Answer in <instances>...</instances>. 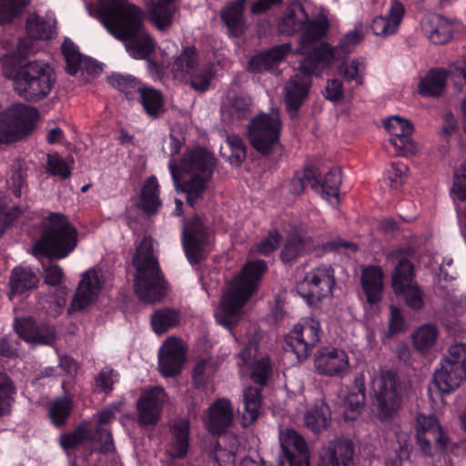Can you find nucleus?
Returning <instances> with one entry per match:
<instances>
[{"label": "nucleus", "mask_w": 466, "mask_h": 466, "mask_svg": "<svg viewBox=\"0 0 466 466\" xmlns=\"http://www.w3.org/2000/svg\"><path fill=\"white\" fill-rule=\"evenodd\" d=\"M181 147L182 142L170 136L168 169L177 190L181 189L187 195V202L194 205L208 189L216 159L201 147L188 150L178 157Z\"/></svg>", "instance_id": "f257e3e1"}, {"label": "nucleus", "mask_w": 466, "mask_h": 466, "mask_svg": "<svg viewBox=\"0 0 466 466\" xmlns=\"http://www.w3.org/2000/svg\"><path fill=\"white\" fill-rule=\"evenodd\" d=\"M112 12L104 15L101 23L107 32L116 39L125 41L129 56L144 59L155 47V43L143 29L144 12L133 3H120Z\"/></svg>", "instance_id": "f03ea898"}, {"label": "nucleus", "mask_w": 466, "mask_h": 466, "mask_svg": "<svg viewBox=\"0 0 466 466\" xmlns=\"http://www.w3.org/2000/svg\"><path fill=\"white\" fill-rule=\"evenodd\" d=\"M3 73L13 81L15 92L22 98L37 102L46 97L56 80L53 67L46 62L35 60L17 67V59L6 55L2 59Z\"/></svg>", "instance_id": "7ed1b4c3"}, {"label": "nucleus", "mask_w": 466, "mask_h": 466, "mask_svg": "<svg viewBox=\"0 0 466 466\" xmlns=\"http://www.w3.org/2000/svg\"><path fill=\"white\" fill-rule=\"evenodd\" d=\"M266 269L263 260L248 262L241 272L228 284L220 305L215 312L218 324L230 329L239 321L244 305L257 290Z\"/></svg>", "instance_id": "20e7f679"}, {"label": "nucleus", "mask_w": 466, "mask_h": 466, "mask_svg": "<svg viewBox=\"0 0 466 466\" xmlns=\"http://www.w3.org/2000/svg\"><path fill=\"white\" fill-rule=\"evenodd\" d=\"M136 268L134 288L139 299L152 303L165 295L166 284L161 278L158 263L153 253V240L145 237L137 246L133 258Z\"/></svg>", "instance_id": "39448f33"}, {"label": "nucleus", "mask_w": 466, "mask_h": 466, "mask_svg": "<svg viewBox=\"0 0 466 466\" xmlns=\"http://www.w3.org/2000/svg\"><path fill=\"white\" fill-rule=\"evenodd\" d=\"M77 241V230L67 218L52 213L43 222L42 237L35 244L34 250L36 254L60 259L76 248Z\"/></svg>", "instance_id": "423d86ee"}, {"label": "nucleus", "mask_w": 466, "mask_h": 466, "mask_svg": "<svg viewBox=\"0 0 466 466\" xmlns=\"http://www.w3.org/2000/svg\"><path fill=\"white\" fill-rule=\"evenodd\" d=\"M278 26L281 34L292 35L298 31L302 32L297 51L305 57L313 48L310 46L311 44L326 35L329 23L323 15L309 19L305 6L301 4H294L287 8Z\"/></svg>", "instance_id": "0eeeda50"}, {"label": "nucleus", "mask_w": 466, "mask_h": 466, "mask_svg": "<svg viewBox=\"0 0 466 466\" xmlns=\"http://www.w3.org/2000/svg\"><path fill=\"white\" fill-rule=\"evenodd\" d=\"M363 38L361 26H356L344 35L336 46L328 43L313 46L311 52L300 61V68L308 74L322 76L335 62L350 54Z\"/></svg>", "instance_id": "6e6552de"}, {"label": "nucleus", "mask_w": 466, "mask_h": 466, "mask_svg": "<svg viewBox=\"0 0 466 466\" xmlns=\"http://www.w3.org/2000/svg\"><path fill=\"white\" fill-rule=\"evenodd\" d=\"M371 390L378 419L382 421L393 419L401 405V385L396 373L388 370L374 371Z\"/></svg>", "instance_id": "1a4fd4ad"}, {"label": "nucleus", "mask_w": 466, "mask_h": 466, "mask_svg": "<svg viewBox=\"0 0 466 466\" xmlns=\"http://www.w3.org/2000/svg\"><path fill=\"white\" fill-rule=\"evenodd\" d=\"M388 261L395 265L391 286L398 296H402L406 305L419 310L424 305L423 293L412 279L413 268L406 253L397 250L388 256Z\"/></svg>", "instance_id": "9d476101"}, {"label": "nucleus", "mask_w": 466, "mask_h": 466, "mask_svg": "<svg viewBox=\"0 0 466 466\" xmlns=\"http://www.w3.org/2000/svg\"><path fill=\"white\" fill-rule=\"evenodd\" d=\"M336 286L335 272L329 265H319L307 271L296 285V291L309 306L329 299Z\"/></svg>", "instance_id": "9b49d317"}, {"label": "nucleus", "mask_w": 466, "mask_h": 466, "mask_svg": "<svg viewBox=\"0 0 466 466\" xmlns=\"http://www.w3.org/2000/svg\"><path fill=\"white\" fill-rule=\"evenodd\" d=\"M281 120L278 110L255 116L248 127L251 146L259 153L268 155L279 147Z\"/></svg>", "instance_id": "f8f14e48"}, {"label": "nucleus", "mask_w": 466, "mask_h": 466, "mask_svg": "<svg viewBox=\"0 0 466 466\" xmlns=\"http://www.w3.org/2000/svg\"><path fill=\"white\" fill-rule=\"evenodd\" d=\"M260 338V333L255 328L240 338L244 348L238 355L237 365L242 375L248 373L256 383L264 385L270 373V361L258 350Z\"/></svg>", "instance_id": "ddd939ff"}, {"label": "nucleus", "mask_w": 466, "mask_h": 466, "mask_svg": "<svg viewBox=\"0 0 466 466\" xmlns=\"http://www.w3.org/2000/svg\"><path fill=\"white\" fill-rule=\"evenodd\" d=\"M322 329L319 319L306 317L293 327L285 339L288 347L296 354L299 360H306L312 349L319 342Z\"/></svg>", "instance_id": "4468645a"}, {"label": "nucleus", "mask_w": 466, "mask_h": 466, "mask_svg": "<svg viewBox=\"0 0 466 466\" xmlns=\"http://www.w3.org/2000/svg\"><path fill=\"white\" fill-rule=\"evenodd\" d=\"M60 443L65 450L80 445H90L92 449H99L102 452H110L114 449L111 433L106 429H98L92 422L82 423L73 433L63 436Z\"/></svg>", "instance_id": "2eb2a0df"}, {"label": "nucleus", "mask_w": 466, "mask_h": 466, "mask_svg": "<svg viewBox=\"0 0 466 466\" xmlns=\"http://www.w3.org/2000/svg\"><path fill=\"white\" fill-rule=\"evenodd\" d=\"M415 428L417 442L425 455L431 456L437 450L446 447L447 434L434 416L419 414Z\"/></svg>", "instance_id": "dca6fc26"}, {"label": "nucleus", "mask_w": 466, "mask_h": 466, "mask_svg": "<svg viewBox=\"0 0 466 466\" xmlns=\"http://www.w3.org/2000/svg\"><path fill=\"white\" fill-rule=\"evenodd\" d=\"M187 344L175 336L165 339L158 351V369L164 377L178 374L186 361Z\"/></svg>", "instance_id": "f3484780"}, {"label": "nucleus", "mask_w": 466, "mask_h": 466, "mask_svg": "<svg viewBox=\"0 0 466 466\" xmlns=\"http://www.w3.org/2000/svg\"><path fill=\"white\" fill-rule=\"evenodd\" d=\"M383 126L390 136L389 142L397 155L407 157L417 152V146L411 138L413 127L408 119L391 116L383 120Z\"/></svg>", "instance_id": "a211bd4d"}, {"label": "nucleus", "mask_w": 466, "mask_h": 466, "mask_svg": "<svg viewBox=\"0 0 466 466\" xmlns=\"http://www.w3.org/2000/svg\"><path fill=\"white\" fill-rule=\"evenodd\" d=\"M104 278L100 271L89 269L83 273L68 312L80 311L96 301L103 289Z\"/></svg>", "instance_id": "6ab92c4d"}, {"label": "nucleus", "mask_w": 466, "mask_h": 466, "mask_svg": "<svg viewBox=\"0 0 466 466\" xmlns=\"http://www.w3.org/2000/svg\"><path fill=\"white\" fill-rule=\"evenodd\" d=\"M182 239L190 263L198 262L205 256L210 243V237L199 218H195L184 227Z\"/></svg>", "instance_id": "aec40b11"}, {"label": "nucleus", "mask_w": 466, "mask_h": 466, "mask_svg": "<svg viewBox=\"0 0 466 466\" xmlns=\"http://www.w3.org/2000/svg\"><path fill=\"white\" fill-rule=\"evenodd\" d=\"M314 368L321 375L342 377L350 370V358L341 349L325 347L316 352Z\"/></svg>", "instance_id": "412c9836"}, {"label": "nucleus", "mask_w": 466, "mask_h": 466, "mask_svg": "<svg viewBox=\"0 0 466 466\" xmlns=\"http://www.w3.org/2000/svg\"><path fill=\"white\" fill-rule=\"evenodd\" d=\"M281 454L289 466H310L305 440L292 429H282L279 434Z\"/></svg>", "instance_id": "4be33fe9"}, {"label": "nucleus", "mask_w": 466, "mask_h": 466, "mask_svg": "<svg viewBox=\"0 0 466 466\" xmlns=\"http://www.w3.org/2000/svg\"><path fill=\"white\" fill-rule=\"evenodd\" d=\"M166 400V393L161 387L144 390L137 405L139 423L143 425L157 423Z\"/></svg>", "instance_id": "5701e85b"}, {"label": "nucleus", "mask_w": 466, "mask_h": 466, "mask_svg": "<svg viewBox=\"0 0 466 466\" xmlns=\"http://www.w3.org/2000/svg\"><path fill=\"white\" fill-rule=\"evenodd\" d=\"M404 15L403 4L399 0H390L387 12L372 18L370 30L376 36L388 38L398 33Z\"/></svg>", "instance_id": "b1692460"}, {"label": "nucleus", "mask_w": 466, "mask_h": 466, "mask_svg": "<svg viewBox=\"0 0 466 466\" xmlns=\"http://www.w3.org/2000/svg\"><path fill=\"white\" fill-rule=\"evenodd\" d=\"M28 36L17 44L16 52L19 56H25L36 52L34 39H48L55 34V21L51 18L45 20L37 15H31L27 21Z\"/></svg>", "instance_id": "393cba45"}, {"label": "nucleus", "mask_w": 466, "mask_h": 466, "mask_svg": "<svg viewBox=\"0 0 466 466\" xmlns=\"http://www.w3.org/2000/svg\"><path fill=\"white\" fill-rule=\"evenodd\" d=\"M299 72L303 75H294L287 82L284 89V98L287 105V110L291 117L296 116L297 111L305 101L309 89L311 86L310 76L316 74H308L301 70L299 66Z\"/></svg>", "instance_id": "a878e982"}, {"label": "nucleus", "mask_w": 466, "mask_h": 466, "mask_svg": "<svg viewBox=\"0 0 466 466\" xmlns=\"http://www.w3.org/2000/svg\"><path fill=\"white\" fill-rule=\"evenodd\" d=\"M353 454V442L349 439L339 438L323 447L318 466H349Z\"/></svg>", "instance_id": "bb28decb"}, {"label": "nucleus", "mask_w": 466, "mask_h": 466, "mask_svg": "<svg viewBox=\"0 0 466 466\" xmlns=\"http://www.w3.org/2000/svg\"><path fill=\"white\" fill-rule=\"evenodd\" d=\"M233 418L234 410L230 401L219 399L208 410L205 424L212 433H221L231 425Z\"/></svg>", "instance_id": "cd10ccee"}, {"label": "nucleus", "mask_w": 466, "mask_h": 466, "mask_svg": "<svg viewBox=\"0 0 466 466\" xmlns=\"http://www.w3.org/2000/svg\"><path fill=\"white\" fill-rule=\"evenodd\" d=\"M384 274L380 267L368 266L361 269L360 284L370 306H377L382 298Z\"/></svg>", "instance_id": "c85d7f7f"}, {"label": "nucleus", "mask_w": 466, "mask_h": 466, "mask_svg": "<svg viewBox=\"0 0 466 466\" xmlns=\"http://www.w3.org/2000/svg\"><path fill=\"white\" fill-rule=\"evenodd\" d=\"M188 432L189 423L186 420H176L171 424L170 436L166 448L167 455L171 460L186 457L189 447Z\"/></svg>", "instance_id": "c756f323"}, {"label": "nucleus", "mask_w": 466, "mask_h": 466, "mask_svg": "<svg viewBox=\"0 0 466 466\" xmlns=\"http://www.w3.org/2000/svg\"><path fill=\"white\" fill-rule=\"evenodd\" d=\"M15 328L21 339L34 345L51 344L56 339L54 329L49 326L36 327L30 318L16 319Z\"/></svg>", "instance_id": "7c9ffc66"}, {"label": "nucleus", "mask_w": 466, "mask_h": 466, "mask_svg": "<svg viewBox=\"0 0 466 466\" xmlns=\"http://www.w3.org/2000/svg\"><path fill=\"white\" fill-rule=\"evenodd\" d=\"M320 172L317 168L316 179L313 180L312 188L319 193L331 207L336 208L339 203V188L341 183V172L339 168L330 169L323 179L319 178Z\"/></svg>", "instance_id": "2f4dec72"}, {"label": "nucleus", "mask_w": 466, "mask_h": 466, "mask_svg": "<svg viewBox=\"0 0 466 466\" xmlns=\"http://www.w3.org/2000/svg\"><path fill=\"white\" fill-rule=\"evenodd\" d=\"M62 53L66 62V70L70 75H76L78 71L93 75L101 70L96 61L83 57L77 47L69 39H65L62 45Z\"/></svg>", "instance_id": "473e14b6"}, {"label": "nucleus", "mask_w": 466, "mask_h": 466, "mask_svg": "<svg viewBox=\"0 0 466 466\" xmlns=\"http://www.w3.org/2000/svg\"><path fill=\"white\" fill-rule=\"evenodd\" d=\"M451 195L456 205L461 233L466 239V160L454 174Z\"/></svg>", "instance_id": "72a5a7b5"}, {"label": "nucleus", "mask_w": 466, "mask_h": 466, "mask_svg": "<svg viewBox=\"0 0 466 466\" xmlns=\"http://www.w3.org/2000/svg\"><path fill=\"white\" fill-rule=\"evenodd\" d=\"M421 28L433 44H445L451 38L453 25L443 16L433 14L423 18Z\"/></svg>", "instance_id": "f704fd0d"}, {"label": "nucleus", "mask_w": 466, "mask_h": 466, "mask_svg": "<svg viewBox=\"0 0 466 466\" xmlns=\"http://www.w3.org/2000/svg\"><path fill=\"white\" fill-rule=\"evenodd\" d=\"M291 46L283 44L271 48L270 50L254 56L249 63L248 69L251 72H261L273 68L279 65L290 53Z\"/></svg>", "instance_id": "c9c22d12"}, {"label": "nucleus", "mask_w": 466, "mask_h": 466, "mask_svg": "<svg viewBox=\"0 0 466 466\" xmlns=\"http://www.w3.org/2000/svg\"><path fill=\"white\" fill-rule=\"evenodd\" d=\"M303 419L308 429L313 432H319L328 427L331 414L326 402L318 400L307 408Z\"/></svg>", "instance_id": "e433bc0d"}, {"label": "nucleus", "mask_w": 466, "mask_h": 466, "mask_svg": "<svg viewBox=\"0 0 466 466\" xmlns=\"http://www.w3.org/2000/svg\"><path fill=\"white\" fill-rule=\"evenodd\" d=\"M244 5L245 0H235L221 10V18L232 36H238L245 30Z\"/></svg>", "instance_id": "4c0bfd02"}, {"label": "nucleus", "mask_w": 466, "mask_h": 466, "mask_svg": "<svg viewBox=\"0 0 466 466\" xmlns=\"http://www.w3.org/2000/svg\"><path fill=\"white\" fill-rule=\"evenodd\" d=\"M444 360L441 362L440 368L436 370L433 375V386L441 393H449L457 389L461 383L466 380V371L463 368L457 367L452 363V370H447L439 378V374L443 371Z\"/></svg>", "instance_id": "58836bf2"}, {"label": "nucleus", "mask_w": 466, "mask_h": 466, "mask_svg": "<svg viewBox=\"0 0 466 466\" xmlns=\"http://www.w3.org/2000/svg\"><path fill=\"white\" fill-rule=\"evenodd\" d=\"M199 65V56L193 46L186 47L171 65V71L175 78L186 80L187 76Z\"/></svg>", "instance_id": "ea45409f"}, {"label": "nucleus", "mask_w": 466, "mask_h": 466, "mask_svg": "<svg viewBox=\"0 0 466 466\" xmlns=\"http://www.w3.org/2000/svg\"><path fill=\"white\" fill-rule=\"evenodd\" d=\"M313 248L314 244L311 238L300 234H292L284 246L281 252V259L285 263L293 262L299 257L309 252Z\"/></svg>", "instance_id": "a19ab883"}, {"label": "nucleus", "mask_w": 466, "mask_h": 466, "mask_svg": "<svg viewBox=\"0 0 466 466\" xmlns=\"http://www.w3.org/2000/svg\"><path fill=\"white\" fill-rule=\"evenodd\" d=\"M261 410L260 391L257 388L248 387L243 391V410L241 422L244 427L251 425L259 416Z\"/></svg>", "instance_id": "79ce46f5"}, {"label": "nucleus", "mask_w": 466, "mask_h": 466, "mask_svg": "<svg viewBox=\"0 0 466 466\" xmlns=\"http://www.w3.org/2000/svg\"><path fill=\"white\" fill-rule=\"evenodd\" d=\"M251 99L245 95L228 97L222 106L221 113L225 119L246 118L250 114Z\"/></svg>", "instance_id": "37998d69"}, {"label": "nucleus", "mask_w": 466, "mask_h": 466, "mask_svg": "<svg viewBox=\"0 0 466 466\" xmlns=\"http://www.w3.org/2000/svg\"><path fill=\"white\" fill-rule=\"evenodd\" d=\"M448 74L445 70H431L420 79L418 89L423 96H439L447 82Z\"/></svg>", "instance_id": "c03bdc74"}, {"label": "nucleus", "mask_w": 466, "mask_h": 466, "mask_svg": "<svg viewBox=\"0 0 466 466\" xmlns=\"http://www.w3.org/2000/svg\"><path fill=\"white\" fill-rule=\"evenodd\" d=\"M366 69V59L359 56L342 63L338 71L345 81L355 82L356 85L362 86L365 82Z\"/></svg>", "instance_id": "a18cd8bd"}, {"label": "nucleus", "mask_w": 466, "mask_h": 466, "mask_svg": "<svg viewBox=\"0 0 466 466\" xmlns=\"http://www.w3.org/2000/svg\"><path fill=\"white\" fill-rule=\"evenodd\" d=\"M37 282L38 279L32 268L17 267L13 270V274L10 279V296L23 293L25 290L35 287Z\"/></svg>", "instance_id": "49530a36"}, {"label": "nucleus", "mask_w": 466, "mask_h": 466, "mask_svg": "<svg viewBox=\"0 0 466 466\" xmlns=\"http://www.w3.org/2000/svg\"><path fill=\"white\" fill-rule=\"evenodd\" d=\"M181 321V314L174 309H161L156 311L151 317V325L153 330L157 334H162L177 326Z\"/></svg>", "instance_id": "de8ad7c7"}, {"label": "nucleus", "mask_w": 466, "mask_h": 466, "mask_svg": "<svg viewBox=\"0 0 466 466\" xmlns=\"http://www.w3.org/2000/svg\"><path fill=\"white\" fill-rule=\"evenodd\" d=\"M175 0H156L152 9L151 21L159 30L167 29L173 21L176 8L171 5Z\"/></svg>", "instance_id": "09e8293b"}, {"label": "nucleus", "mask_w": 466, "mask_h": 466, "mask_svg": "<svg viewBox=\"0 0 466 466\" xmlns=\"http://www.w3.org/2000/svg\"><path fill=\"white\" fill-rule=\"evenodd\" d=\"M438 330L435 326L425 324L419 327L412 334V343L421 353L429 352L436 344Z\"/></svg>", "instance_id": "8fccbe9b"}, {"label": "nucleus", "mask_w": 466, "mask_h": 466, "mask_svg": "<svg viewBox=\"0 0 466 466\" xmlns=\"http://www.w3.org/2000/svg\"><path fill=\"white\" fill-rule=\"evenodd\" d=\"M160 205L157 179L152 176L146 180L141 190L140 206L146 212L154 213Z\"/></svg>", "instance_id": "3c124183"}, {"label": "nucleus", "mask_w": 466, "mask_h": 466, "mask_svg": "<svg viewBox=\"0 0 466 466\" xmlns=\"http://www.w3.org/2000/svg\"><path fill=\"white\" fill-rule=\"evenodd\" d=\"M139 98L145 112L149 116L157 117L164 111L163 96L156 89L143 87Z\"/></svg>", "instance_id": "603ef678"}, {"label": "nucleus", "mask_w": 466, "mask_h": 466, "mask_svg": "<svg viewBox=\"0 0 466 466\" xmlns=\"http://www.w3.org/2000/svg\"><path fill=\"white\" fill-rule=\"evenodd\" d=\"M213 76L214 70L212 65H199L187 76L185 81H188L190 86L194 90L198 92H204L209 87Z\"/></svg>", "instance_id": "864d4df0"}, {"label": "nucleus", "mask_w": 466, "mask_h": 466, "mask_svg": "<svg viewBox=\"0 0 466 466\" xmlns=\"http://www.w3.org/2000/svg\"><path fill=\"white\" fill-rule=\"evenodd\" d=\"M365 403V393L361 388L351 390L344 400V418L353 420L359 417Z\"/></svg>", "instance_id": "5fc2aeb1"}, {"label": "nucleus", "mask_w": 466, "mask_h": 466, "mask_svg": "<svg viewBox=\"0 0 466 466\" xmlns=\"http://www.w3.org/2000/svg\"><path fill=\"white\" fill-rule=\"evenodd\" d=\"M108 83L111 86L124 93L128 100L133 99L143 89L142 86L130 76L113 74L108 77Z\"/></svg>", "instance_id": "6e6d98bb"}, {"label": "nucleus", "mask_w": 466, "mask_h": 466, "mask_svg": "<svg viewBox=\"0 0 466 466\" xmlns=\"http://www.w3.org/2000/svg\"><path fill=\"white\" fill-rule=\"evenodd\" d=\"M226 144L230 154L228 155L226 152H222L223 147H221V155L225 157L231 165H240L245 160L247 155L246 146L242 139L237 135H229L227 137Z\"/></svg>", "instance_id": "4d7b16f0"}, {"label": "nucleus", "mask_w": 466, "mask_h": 466, "mask_svg": "<svg viewBox=\"0 0 466 466\" xmlns=\"http://www.w3.org/2000/svg\"><path fill=\"white\" fill-rule=\"evenodd\" d=\"M73 164L72 157L64 158L58 154H51L47 156L46 171L65 179L70 177Z\"/></svg>", "instance_id": "13d9d810"}, {"label": "nucleus", "mask_w": 466, "mask_h": 466, "mask_svg": "<svg viewBox=\"0 0 466 466\" xmlns=\"http://www.w3.org/2000/svg\"><path fill=\"white\" fill-rule=\"evenodd\" d=\"M216 371L215 365L210 358L198 359L193 370V380L197 387L208 384Z\"/></svg>", "instance_id": "bf43d9fd"}, {"label": "nucleus", "mask_w": 466, "mask_h": 466, "mask_svg": "<svg viewBox=\"0 0 466 466\" xmlns=\"http://www.w3.org/2000/svg\"><path fill=\"white\" fill-rule=\"evenodd\" d=\"M452 363L457 367L463 368L466 371V344L455 343L449 348L448 354L444 359L443 371L439 374V378L447 370H452Z\"/></svg>", "instance_id": "052dcab7"}, {"label": "nucleus", "mask_w": 466, "mask_h": 466, "mask_svg": "<svg viewBox=\"0 0 466 466\" xmlns=\"http://www.w3.org/2000/svg\"><path fill=\"white\" fill-rule=\"evenodd\" d=\"M317 167H309L297 172L289 182V191L294 195L301 194L307 187H312L313 180L316 179Z\"/></svg>", "instance_id": "680f3d73"}, {"label": "nucleus", "mask_w": 466, "mask_h": 466, "mask_svg": "<svg viewBox=\"0 0 466 466\" xmlns=\"http://www.w3.org/2000/svg\"><path fill=\"white\" fill-rule=\"evenodd\" d=\"M72 410V402L67 397L60 398L55 400L49 408V416L52 422L56 425H62Z\"/></svg>", "instance_id": "e2e57ef3"}, {"label": "nucleus", "mask_w": 466, "mask_h": 466, "mask_svg": "<svg viewBox=\"0 0 466 466\" xmlns=\"http://www.w3.org/2000/svg\"><path fill=\"white\" fill-rule=\"evenodd\" d=\"M14 387L9 378L5 374L0 373V416L9 412L14 400Z\"/></svg>", "instance_id": "0e129e2a"}, {"label": "nucleus", "mask_w": 466, "mask_h": 466, "mask_svg": "<svg viewBox=\"0 0 466 466\" xmlns=\"http://www.w3.org/2000/svg\"><path fill=\"white\" fill-rule=\"evenodd\" d=\"M30 0H0V23L10 21L29 4Z\"/></svg>", "instance_id": "69168bd1"}, {"label": "nucleus", "mask_w": 466, "mask_h": 466, "mask_svg": "<svg viewBox=\"0 0 466 466\" xmlns=\"http://www.w3.org/2000/svg\"><path fill=\"white\" fill-rule=\"evenodd\" d=\"M407 170V167L402 163H391L385 171V180L391 188H397L403 183Z\"/></svg>", "instance_id": "338daca9"}, {"label": "nucleus", "mask_w": 466, "mask_h": 466, "mask_svg": "<svg viewBox=\"0 0 466 466\" xmlns=\"http://www.w3.org/2000/svg\"><path fill=\"white\" fill-rule=\"evenodd\" d=\"M117 381V373L109 368L103 369L96 379V389L108 392Z\"/></svg>", "instance_id": "774afa93"}]
</instances>
